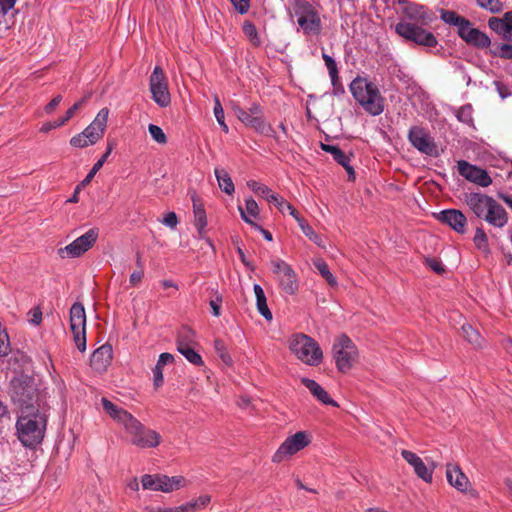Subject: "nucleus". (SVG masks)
<instances>
[{"label":"nucleus","instance_id":"obj_1","mask_svg":"<svg viewBox=\"0 0 512 512\" xmlns=\"http://www.w3.org/2000/svg\"><path fill=\"white\" fill-rule=\"evenodd\" d=\"M46 424L47 416L39 409L21 411L16 422L20 442L30 448L40 444L44 438Z\"/></svg>","mask_w":512,"mask_h":512},{"label":"nucleus","instance_id":"obj_2","mask_svg":"<svg viewBox=\"0 0 512 512\" xmlns=\"http://www.w3.org/2000/svg\"><path fill=\"white\" fill-rule=\"evenodd\" d=\"M350 91L357 103L370 115L378 116L384 111V98L373 82L357 77L351 82Z\"/></svg>","mask_w":512,"mask_h":512},{"label":"nucleus","instance_id":"obj_3","mask_svg":"<svg viewBox=\"0 0 512 512\" xmlns=\"http://www.w3.org/2000/svg\"><path fill=\"white\" fill-rule=\"evenodd\" d=\"M10 397L20 412L39 409L37 387L28 375L21 374L11 380Z\"/></svg>","mask_w":512,"mask_h":512},{"label":"nucleus","instance_id":"obj_4","mask_svg":"<svg viewBox=\"0 0 512 512\" xmlns=\"http://www.w3.org/2000/svg\"><path fill=\"white\" fill-rule=\"evenodd\" d=\"M289 349L298 360L309 366H318L323 360L319 344L310 336L296 333L289 339Z\"/></svg>","mask_w":512,"mask_h":512},{"label":"nucleus","instance_id":"obj_5","mask_svg":"<svg viewBox=\"0 0 512 512\" xmlns=\"http://www.w3.org/2000/svg\"><path fill=\"white\" fill-rule=\"evenodd\" d=\"M332 354L336 367L341 373L350 371L359 357L356 345L345 334L335 339L332 345Z\"/></svg>","mask_w":512,"mask_h":512},{"label":"nucleus","instance_id":"obj_6","mask_svg":"<svg viewBox=\"0 0 512 512\" xmlns=\"http://www.w3.org/2000/svg\"><path fill=\"white\" fill-rule=\"evenodd\" d=\"M232 108L238 120L245 126L265 136L276 138L275 130L270 124L265 122L262 108L258 103H252L248 110L241 108L237 104H234Z\"/></svg>","mask_w":512,"mask_h":512},{"label":"nucleus","instance_id":"obj_7","mask_svg":"<svg viewBox=\"0 0 512 512\" xmlns=\"http://www.w3.org/2000/svg\"><path fill=\"white\" fill-rule=\"evenodd\" d=\"M423 25L401 21L395 25V32L407 41L425 47H435L438 40L435 35L422 27Z\"/></svg>","mask_w":512,"mask_h":512},{"label":"nucleus","instance_id":"obj_8","mask_svg":"<svg viewBox=\"0 0 512 512\" xmlns=\"http://www.w3.org/2000/svg\"><path fill=\"white\" fill-rule=\"evenodd\" d=\"M295 15L297 23L307 35H318L322 28L321 18L315 7L306 0L295 3Z\"/></svg>","mask_w":512,"mask_h":512},{"label":"nucleus","instance_id":"obj_9","mask_svg":"<svg viewBox=\"0 0 512 512\" xmlns=\"http://www.w3.org/2000/svg\"><path fill=\"white\" fill-rule=\"evenodd\" d=\"M270 266L282 292L294 295L299 289V281L292 266L279 258L271 259Z\"/></svg>","mask_w":512,"mask_h":512},{"label":"nucleus","instance_id":"obj_10","mask_svg":"<svg viewBox=\"0 0 512 512\" xmlns=\"http://www.w3.org/2000/svg\"><path fill=\"white\" fill-rule=\"evenodd\" d=\"M143 489L171 493L186 486L187 481L183 476H167L164 474H144L141 477Z\"/></svg>","mask_w":512,"mask_h":512},{"label":"nucleus","instance_id":"obj_11","mask_svg":"<svg viewBox=\"0 0 512 512\" xmlns=\"http://www.w3.org/2000/svg\"><path fill=\"white\" fill-rule=\"evenodd\" d=\"M125 430L131 437V443L138 448H155L161 442V436L157 431L146 428L136 418L129 423Z\"/></svg>","mask_w":512,"mask_h":512},{"label":"nucleus","instance_id":"obj_12","mask_svg":"<svg viewBox=\"0 0 512 512\" xmlns=\"http://www.w3.org/2000/svg\"><path fill=\"white\" fill-rule=\"evenodd\" d=\"M70 329L80 352L86 350V313L84 306L76 302L70 308Z\"/></svg>","mask_w":512,"mask_h":512},{"label":"nucleus","instance_id":"obj_13","mask_svg":"<svg viewBox=\"0 0 512 512\" xmlns=\"http://www.w3.org/2000/svg\"><path fill=\"white\" fill-rule=\"evenodd\" d=\"M310 442V435L306 431H298L285 439L274 453L272 461L281 463L288 456H292L307 447Z\"/></svg>","mask_w":512,"mask_h":512},{"label":"nucleus","instance_id":"obj_14","mask_svg":"<svg viewBox=\"0 0 512 512\" xmlns=\"http://www.w3.org/2000/svg\"><path fill=\"white\" fill-rule=\"evenodd\" d=\"M98 230L92 228L83 235L76 238L73 242L67 246L58 249L60 257L65 258H77L88 251L97 241Z\"/></svg>","mask_w":512,"mask_h":512},{"label":"nucleus","instance_id":"obj_15","mask_svg":"<svg viewBox=\"0 0 512 512\" xmlns=\"http://www.w3.org/2000/svg\"><path fill=\"white\" fill-rule=\"evenodd\" d=\"M150 91L152 99L160 107H167L171 102L168 83L163 69L156 66L150 76Z\"/></svg>","mask_w":512,"mask_h":512},{"label":"nucleus","instance_id":"obj_16","mask_svg":"<svg viewBox=\"0 0 512 512\" xmlns=\"http://www.w3.org/2000/svg\"><path fill=\"white\" fill-rule=\"evenodd\" d=\"M457 168L459 174L469 182H472L480 187H488L492 184L490 175L483 168L470 164L465 160L458 161Z\"/></svg>","mask_w":512,"mask_h":512},{"label":"nucleus","instance_id":"obj_17","mask_svg":"<svg viewBox=\"0 0 512 512\" xmlns=\"http://www.w3.org/2000/svg\"><path fill=\"white\" fill-rule=\"evenodd\" d=\"M408 139L419 152L426 155L434 154L435 144L424 128L419 126L411 127L408 132Z\"/></svg>","mask_w":512,"mask_h":512},{"label":"nucleus","instance_id":"obj_18","mask_svg":"<svg viewBox=\"0 0 512 512\" xmlns=\"http://www.w3.org/2000/svg\"><path fill=\"white\" fill-rule=\"evenodd\" d=\"M458 35L466 43L477 48H488L491 44V40L488 35L479 29L472 27L469 20L463 27H460Z\"/></svg>","mask_w":512,"mask_h":512},{"label":"nucleus","instance_id":"obj_19","mask_svg":"<svg viewBox=\"0 0 512 512\" xmlns=\"http://www.w3.org/2000/svg\"><path fill=\"white\" fill-rule=\"evenodd\" d=\"M109 109L107 107L102 108L94 118V120L83 130L87 135L90 143L96 144L106 131Z\"/></svg>","mask_w":512,"mask_h":512},{"label":"nucleus","instance_id":"obj_20","mask_svg":"<svg viewBox=\"0 0 512 512\" xmlns=\"http://www.w3.org/2000/svg\"><path fill=\"white\" fill-rule=\"evenodd\" d=\"M436 218L440 222L447 224L457 233L463 234L466 231L467 218L460 210H443L436 215Z\"/></svg>","mask_w":512,"mask_h":512},{"label":"nucleus","instance_id":"obj_21","mask_svg":"<svg viewBox=\"0 0 512 512\" xmlns=\"http://www.w3.org/2000/svg\"><path fill=\"white\" fill-rule=\"evenodd\" d=\"M401 455L413 467L414 472L419 478L426 483L432 482L434 469L428 468L417 454L409 450H402Z\"/></svg>","mask_w":512,"mask_h":512},{"label":"nucleus","instance_id":"obj_22","mask_svg":"<svg viewBox=\"0 0 512 512\" xmlns=\"http://www.w3.org/2000/svg\"><path fill=\"white\" fill-rule=\"evenodd\" d=\"M493 201L492 197L482 193H470L465 198V203L478 218H483L487 214Z\"/></svg>","mask_w":512,"mask_h":512},{"label":"nucleus","instance_id":"obj_23","mask_svg":"<svg viewBox=\"0 0 512 512\" xmlns=\"http://www.w3.org/2000/svg\"><path fill=\"white\" fill-rule=\"evenodd\" d=\"M113 349L109 344H104L96 349L90 358V365L96 372H104L111 364Z\"/></svg>","mask_w":512,"mask_h":512},{"label":"nucleus","instance_id":"obj_24","mask_svg":"<svg viewBox=\"0 0 512 512\" xmlns=\"http://www.w3.org/2000/svg\"><path fill=\"white\" fill-rule=\"evenodd\" d=\"M101 403L105 412L109 414L114 421L123 425L124 429L135 418L131 413L115 405L105 397L101 399Z\"/></svg>","mask_w":512,"mask_h":512},{"label":"nucleus","instance_id":"obj_25","mask_svg":"<svg viewBox=\"0 0 512 512\" xmlns=\"http://www.w3.org/2000/svg\"><path fill=\"white\" fill-rule=\"evenodd\" d=\"M446 478L451 486L460 492H466L470 485L468 477L462 472L458 465H447Z\"/></svg>","mask_w":512,"mask_h":512},{"label":"nucleus","instance_id":"obj_26","mask_svg":"<svg viewBox=\"0 0 512 512\" xmlns=\"http://www.w3.org/2000/svg\"><path fill=\"white\" fill-rule=\"evenodd\" d=\"M404 13L407 18L414 21L413 23L421 25H428L433 20L432 13L424 6L416 3H409L404 8Z\"/></svg>","mask_w":512,"mask_h":512},{"label":"nucleus","instance_id":"obj_27","mask_svg":"<svg viewBox=\"0 0 512 512\" xmlns=\"http://www.w3.org/2000/svg\"><path fill=\"white\" fill-rule=\"evenodd\" d=\"M483 219L496 228H503L508 222L506 210L494 199Z\"/></svg>","mask_w":512,"mask_h":512},{"label":"nucleus","instance_id":"obj_28","mask_svg":"<svg viewBox=\"0 0 512 512\" xmlns=\"http://www.w3.org/2000/svg\"><path fill=\"white\" fill-rule=\"evenodd\" d=\"M301 383L310 391V393L322 404L331 405L338 407L336 401H334L328 394V392L319 385L315 380L303 377Z\"/></svg>","mask_w":512,"mask_h":512},{"label":"nucleus","instance_id":"obj_29","mask_svg":"<svg viewBox=\"0 0 512 512\" xmlns=\"http://www.w3.org/2000/svg\"><path fill=\"white\" fill-rule=\"evenodd\" d=\"M193 213H194V225L197 228L200 237H203L205 228L207 226V216L204 209V205L198 198L197 194L193 192L192 196Z\"/></svg>","mask_w":512,"mask_h":512},{"label":"nucleus","instance_id":"obj_30","mask_svg":"<svg viewBox=\"0 0 512 512\" xmlns=\"http://www.w3.org/2000/svg\"><path fill=\"white\" fill-rule=\"evenodd\" d=\"M174 357L170 353H162L160 354L158 361L156 363L155 368L153 369V382L156 388L160 387L163 384V370L166 364L172 363Z\"/></svg>","mask_w":512,"mask_h":512},{"label":"nucleus","instance_id":"obj_31","mask_svg":"<svg viewBox=\"0 0 512 512\" xmlns=\"http://www.w3.org/2000/svg\"><path fill=\"white\" fill-rule=\"evenodd\" d=\"M256 296V305L258 312L268 321L272 320V313L267 305V299L263 288L259 284H255L253 287Z\"/></svg>","mask_w":512,"mask_h":512},{"label":"nucleus","instance_id":"obj_32","mask_svg":"<svg viewBox=\"0 0 512 512\" xmlns=\"http://www.w3.org/2000/svg\"><path fill=\"white\" fill-rule=\"evenodd\" d=\"M214 173L218 181L219 188L226 194L231 195L234 192L235 187L228 172L224 169L215 168Z\"/></svg>","mask_w":512,"mask_h":512},{"label":"nucleus","instance_id":"obj_33","mask_svg":"<svg viewBox=\"0 0 512 512\" xmlns=\"http://www.w3.org/2000/svg\"><path fill=\"white\" fill-rule=\"evenodd\" d=\"M440 18L446 24L456 26L458 30L467 23V19L452 10H441Z\"/></svg>","mask_w":512,"mask_h":512},{"label":"nucleus","instance_id":"obj_34","mask_svg":"<svg viewBox=\"0 0 512 512\" xmlns=\"http://www.w3.org/2000/svg\"><path fill=\"white\" fill-rule=\"evenodd\" d=\"M321 149L333 156V159L339 164L344 165L345 162L351 158L352 154H346L338 146L321 143Z\"/></svg>","mask_w":512,"mask_h":512},{"label":"nucleus","instance_id":"obj_35","mask_svg":"<svg viewBox=\"0 0 512 512\" xmlns=\"http://www.w3.org/2000/svg\"><path fill=\"white\" fill-rule=\"evenodd\" d=\"M488 26L491 30L499 34L503 40L507 42H511V37L506 33V22H505V14L502 18L491 17L488 20Z\"/></svg>","mask_w":512,"mask_h":512},{"label":"nucleus","instance_id":"obj_36","mask_svg":"<svg viewBox=\"0 0 512 512\" xmlns=\"http://www.w3.org/2000/svg\"><path fill=\"white\" fill-rule=\"evenodd\" d=\"M182 345L186 347H196L195 333L189 328H183L177 337V350L182 349Z\"/></svg>","mask_w":512,"mask_h":512},{"label":"nucleus","instance_id":"obj_37","mask_svg":"<svg viewBox=\"0 0 512 512\" xmlns=\"http://www.w3.org/2000/svg\"><path fill=\"white\" fill-rule=\"evenodd\" d=\"M462 332L465 339L471 343L474 347L480 348L483 344V338L480 333L469 324L462 326Z\"/></svg>","mask_w":512,"mask_h":512},{"label":"nucleus","instance_id":"obj_38","mask_svg":"<svg viewBox=\"0 0 512 512\" xmlns=\"http://www.w3.org/2000/svg\"><path fill=\"white\" fill-rule=\"evenodd\" d=\"M315 268L320 275L327 281L330 286H337L338 282L335 276L331 273L327 263L322 259H316L313 262Z\"/></svg>","mask_w":512,"mask_h":512},{"label":"nucleus","instance_id":"obj_39","mask_svg":"<svg viewBox=\"0 0 512 512\" xmlns=\"http://www.w3.org/2000/svg\"><path fill=\"white\" fill-rule=\"evenodd\" d=\"M111 152H112V146L109 145L105 154L100 159H98L97 162L93 165L92 169L89 171V173L86 175L84 180L81 182V185L84 186L91 182V180L96 175V173L102 168V166L106 162V160Z\"/></svg>","mask_w":512,"mask_h":512},{"label":"nucleus","instance_id":"obj_40","mask_svg":"<svg viewBox=\"0 0 512 512\" xmlns=\"http://www.w3.org/2000/svg\"><path fill=\"white\" fill-rule=\"evenodd\" d=\"M242 29L244 35L249 39L252 45L256 47L261 45V40L259 38L258 31L256 29V26L252 22L245 21Z\"/></svg>","mask_w":512,"mask_h":512},{"label":"nucleus","instance_id":"obj_41","mask_svg":"<svg viewBox=\"0 0 512 512\" xmlns=\"http://www.w3.org/2000/svg\"><path fill=\"white\" fill-rule=\"evenodd\" d=\"M457 119L469 126H474L473 107L471 104H466L460 107L456 113Z\"/></svg>","mask_w":512,"mask_h":512},{"label":"nucleus","instance_id":"obj_42","mask_svg":"<svg viewBox=\"0 0 512 512\" xmlns=\"http://www.w3.org/2000/svg\"><path fill=\"white\" fill-rule=\"evenodd\" d=\"M178 352L182 354L191 364L198 366L203 364L202 357L198 352H196L195 347H186L182 345V349L178 350Z\"/></svg>","mask_w":512,"mask_h":512},{"label":"nucleus","instance_id":"obj_43","mask_svg":"<svg viewBox=\"0 0 512 512\" xmlns=\"http://www.w3.org/2000/svg\"><path fill=\"white\" fill-rule=\"evenodd\" d=\"M490 53L501 59L512 60V45L510 42L497 45L490 50Z\"/></svg>","mask_w":512,"mask_h":512},{"label":"nucleus","instance_id":"obj_44","mask_svg":"<svg viewBox=\"0 0 512 512\" xmlns=\"http://www.w3.org/2000/svg\"><path fill=\"white\" fill-rule=\"evenodd\" d=\"M223 302L222 295L218 293L217 290H211V297L209 300V305L211 308V312L215 317H219L221 315V305Z\"/></svg>","mask_w":512,"mask_h":512},{"label":"nucleus","instance_id":"obj_45","mask_svg":"<svg viewBox=\"0 0 512 512\" xmlns=\"http://www.w3.org/2000/svg\"><path fill=\"white\" fill-rule=\"evenodd\" d=\"M211 502V496L208 494L201 495L196 499L187 502L189 512H196L205 508Z\"/></svg>","mask_w":512,"mask_h":512},{"label":"nucleus","instance_id":"obj_46","mask_svg":"<svg viewBox=\"0 0 512 512\" xmlns=\"http://www.w3.org/2000/svg\"><path fill=\"white\" fill-rule=\"evenodd\" d=\"M214 348L217 353V355L220 357V359L226 364L231 365L232 358L227 350V347L224 343V341L220 339H216L214 341Z\"/></svg>","mask_w":512,"mask_h":512},{"label":"nucleus","instance_id":"obj_47","mask_svg":"<svg viewBox=\"0 0 512 512\" xmlns=\"http://www.w3.org/2000/svg\"><path fill=\"white\" fill-rule=\"evenodd\" d=\"M476 4L491 13H499L503 9V3L500 0H476Z\"/></svg>","mask_w":512,"mask_h":512},{"label":"nucleus","instance_id":"obj_48","mask_svg":"<svg viewBox=\"0 0 512 512\" xmlns=\"http://www.w3.org/2000/svg\"><path fill=\"white\" fill-rule=\"evenodd\" d=\"M214 101H215V105H214V115H215V118L218 122V124L221 126L222 130L225 132V133H228L229 132V128L227 126V124L225 123V117H224V110H223V107L220 103V100L218 98L217 95H215L214 97Z\"/></svg>","mask_w":512,"mask_h":512},{"label":"nucleus","instance_id":"obj_49","mask_svg":"<svg viewBox=\"0 0 512 512\" xmlns=\"http://www.w3.org/2000/svg\"><path fill=\"white\" fill-rule=\"evenodd\" d=\"M475 246L482 251L488 250V237L482 227H477L473 238Z\"/></svg>","mask_w":512,"mask_h":512},{"label":"nucleus","instance_id":"obj_50","mask_svg":"<svg viewBox=\"0 0 512 512\" xmlns=\"http://www.w3.org/2000/svg\"><path fill=\"white\" fill-rule=\"evenodd\" d=\"M238 210L240 212V215H241V218L243 219V221H245L247 224L254 227L256 230L260 231L267 241H272V239H273L272 234L268 230L264 229L262 226L255 223L251 218H248L241 206L238 207Z\"/></svg>","mask_w":512,"mask_h":512},{"label":"nucleus","instance_id":"obj_51","mask_svg":"<svg viewBox=\"0 0 512 512\" xmlns=\"http://www.w3.org/2000/svg\"><path fill=\"white\" fill-rule=\"evenodd\" d=\"M148 131L155 142L158 144H166L167 137L163 131V129L155 124L148 125Z\"/></svg>","mask_w":512,"mask_h":512},{"label":"nucleus","instance_id":"obj_52","mask_svg":"<svg viewBox=\"0 0 512 512\" xmlns=\"http://www.w3.org/2000/svg\"><path fill=\"white\" fill-rule=\"evenodd\" d=\"M322 58L325 62V65L328 69L329 75L331 77V81L335 84V81L338 79V69L335 60L328 54L323 53Z\"/></svg>","mask_w":512,"mask_h":512},{"label":"nucleus","instance_id":"obj_53","mask_svg":"<svg viewBox=\"0 0 512 512\" xmlns=\"http://www.w3.org/2000/svg\"><path fill=\"white\" fill-rule=\"evenodd\" d=\"M88 135L82 131L81 133L73 136L70 139V145L76 148H85L91 145H94V143H90V139L87 138Z\"/></svg>","mask_w":512,"mask_h":512},{"label":"nucleus","instance_id":"obj_54","mask_svg":"<svg viewBox=\"0 0 512 512\" xmlns=\"http://www.w3.org/2000/svg\"><path fill=\"white\" fill-rule=\"evenodd\" d=\"M301 230L304 233V235L317 244L318 246H323L321 237L313 230V228L307 223H301Z\"/></svg>","mask_w":512,"mask_h":512},{"label":"nucleus","instance_id":"obj_55","mask_svg":"<svg viewBox=\"0 0 512 512\" xmlns=\"http://www.w3.org/2000/svg\"><path fill=\"white\" fill-rule=\"evenodd\" d=\"M245 212L246 216L250 218L249 216L253 218H257L259 216V207L257 202L253 198H248L245 201Z\"/></svg>","mask_w":512,"mask_h":512},{"label":"nucleus","instance_id":"obj_56","mask_svg":"<svg viewBox=\"0 0 512 512\" xmlns=\"http://www.w3.org/2000/svg\"><path fill=\"white\" fill-rule=\"evenodd\" d=\"M269 203L274 204L281 213H285L290 203L278 194H274Z\"/></svg>","mask_w":512,"mask_h":512},{"label":"nucleus","instance_id":"obj_57","mask_svg":"<svg viewBox=\"0 0 512 512\" xmlns=\"http://www.w3.org/2000/svg\"><path fill=\"white\" fill-rule=\"evenodd\" d=\"M234 9L240 14H246L250 8V0H230Z\"/></svg>","mask_w":512,"mask_h":512},{"label":"nucleus","instance_id":"obj_58","mask_svg":"<svg viewBox=\"0 0 512 512\" xmlns=\"http://www.w3.org/2000/svg\"><path fill=\"white\" fill-rule=\"evenodd\" d=\"M162 223L170 228H175L178 224L177 215L174 212H169L163 218Z\"/></svg>","mask_w":512,"mask_h":512},{"label":"nucleus","instance_id":"obj_59","mask_svg":"<svg viewBox=\"0 0 512 512\" xmlns=\"http://www.w3.org/2000/svg\"><path fill=\"white\" fill-rule=\"evenodd\" d=\"M17 0H0V12L5 15L14 8Z\"/></svg>","mask_w":512,"mask_h":512},{"label":"nucleus","instance_id":"obj_60","mask_svg":"<svg viewBox=\"0 0 512 512\" xmlns=\"http://www.w3.org/2000/svg\"><path fill=\"white\" fill-rule=\"evenodd\" d=\"M62 96L57 95L55 96L44 108L45 112L47 114H50L54 111V109L61 103Z\"/></svg>","mask_w":512,"mask_h":512},{"label":"nucleus","instance_id":"obj_61","mask_svg":"<svg viewBox=\"0 0 512 512\" xmlns=\"http://www.w3.org/2000/svg\"><path fill=\"white\" fill-rule=\"evenodd\" d=\"M426 263L431 268V270H433L437 274H441L444 272L443 265L436 259H427Z\"/></svg>","mask_w":512,"mask_h":512},{"label":"nucleus","instance_id":"obj_62","mask_svg":"<svg viewBox=\"0 0 512 512\" xmlns=\"http://www.w3.org/2000/svg\"><path fill=\"white\" fill-rule=\"evenodd\" d=\"M274 192L266 185H263V187L260 189V191L257 193V195L263 197L264 199H266L268 202H270V200L272 199V197L274 196Z\"/></svg>","mask_w":512,"mask_h":512},{"label":"nucleus","instance_id":"obj_63","mask_svg":"<svg viewBox=\"0 0 512 512\" xmlns=\"http://www.w3.org/2000/svg\"><path fill=\"white\" fill-rule=\"evenodd\" d=\"M506 33L511 37L512 42V11L505 13Z\"/></svg>","mask_w":512,"mask_h":512},{"label":"nucleus","instance_id":"obj_64","mask_svg":"<svg viewBox=\"0 0 512 512\" xmlns=\"http://www.w3.org/2000/svg\"><path fill=\"white\" fill-rule=\"evenodd\" d=\"M146 512H174V507H154L147 506L145 507Z\"/></svg>","mask_w":512,"mask_h":512}]
</instances>
